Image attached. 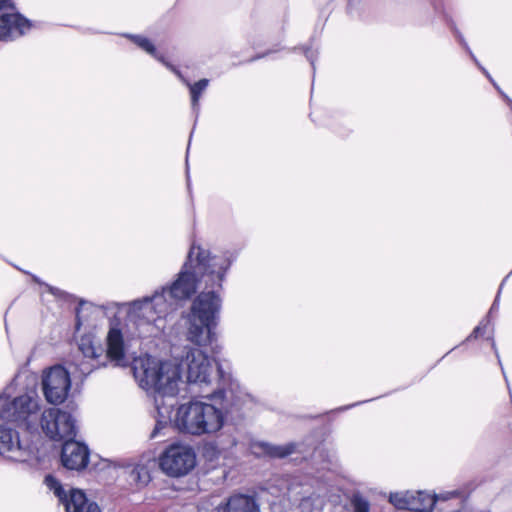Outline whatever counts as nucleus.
I'll use <instances>...</instances> for the list:
<instances>
[{
  "mask_svg": "<svg viewBox=\"0 0 512 512\" xmlns=\"http://www.w3.org/2000/svg\"><path fill=\"white\" fill-rule=\"evenodd\" d=\"M196 465V454L189 445L172 444L160 456V467L171 477L188 474Z\"/></svg>",
  "mask_w": 512,
  "mask_h": 512,
  "instance_id": "5",
  "label": "nucleus"
},
{
  "mask_svg": "<svg viewBox=\"0 0 512 512\" xmlns=\"http://www.w3.org/2000/svg\"><path fill=\"white\" fill-rule=\"evenodd\" d=\"M45 484L53 490L66 512H101L98 504L89 501L82 490L72 488L67 492L52 475L45 477Z\"/></svg>",
  "mask_w": 512,
  "mask_h": 512,
  "instance_id": "9",
  "label": "nucleus"
},
{
  "mask_svg": "<svg viewBox=\"0 0 512 512\" xmlns=\"http://www.w3.org/2000/svg\"><path fill=\"white\" fill-rule=\"evenodd\" d=\"M289 489H290V491H292L294 489V483H292L291 481H290Z\"/></svg>",
  "mask_w": 512,
  "mask_h": 512,
  "instance_id": "33",
  "label": "nucleus"
},
{
  "mask_svg": "<svg viewBox=\"0 0 512 512\" xmlns=\"http://www.w3.org/2000/svg\"><path fill=\"white\" fill-rule=\"evenodd\" d=\"M41 427L46 436L55 441L74 439L77 434L73 416L58 408H49L42 413Z\"/></svg>",
  "mask_w": 512,
  "mask_h": 512,
  "instance_id": "7",
  "label": "nucleus"
},
{
  "mask_svg": "<svg viewBox=\"0 0 512 512\" xmlns=\"http://www.w3.org/2000/svg\"><path fill=\"white\" fill-rule=\"evenodd\" d=\"M355 405H356V404H352V405H350V406H346V407H344V408H342V409H343V410H344V409H349L350 407H353V406H355Z\"/></svg>",
  "mask_w": 512,
  "mask_h": 512,
  "instance_id": "34",
  "label": "nucleus"
},
{
  "mask_svg": "<svg viewBox=\"0 0 512 512\" xmlns=\"http://www.w3.org/2000/svg\"><path fill=\"white\" fill-rule=\"evenodd\" d=\"M132 475L135 480H137L138 482H140L143 485H146L150 479L147 469L144 466H141V467L138 466V467L134 468L132 471Z\"/></svg>",
  "mask_w": 512,
  "mask_h": 512,
  "instance_id": "24",
  "label": "nucleus"
},
{
  "mask_svg": "<svg viewBox=\"0 0 512 512\" xmlns=\"http://www.w3.org/2000/svg\"><path fill=\"white\" fill-rule=\"evenodd\" d=\"M166 65L168 67H170L171 70H173L182 79V81L189 87L190 94H191L192 109L198 115L199 109H200L199 99L201 97V94L207 88V86L209 84V80L208 79H201V80H199L198 82H196L194 84H190L187 80H185L183 78V76L180 74V72L177 71L174 67H172V66H170L168 64H166Z\"/></svg>",
  "mask_w": 512,
  "mask_h": 512,
  "instance_id": "19",
  "label": "nucleus"
},
{
  "mask_svg": "<svg viewBox=\"0 0 512 512\" xmlns=\"http://www.w3.org/2000/svg\"><path fill=\"white\" fill-rule=\"evenodd\" d=\"M30 22L17 12L4 13L0 16V39L12 40L22 36L30 29Z\"/></svg>",
  "mask_w": 512,
  "mask_h": 512,
  "instance_id": "15",
  "label": "nucleus"
},
{
  "mask_svg": "<svg viewBox=\"0 0 512 512\" xmlns=\"http://www.w3.org/2000/svg\"><path fill=\"white\" fill-rule=\"evenodd\" d=\"M222 512H259V506L253 497L236 494L228 498Z\"/></svg>",
  "mask_w": 512,
  "mask_h": 512,
  "instance_id": "17",
  "label": "nucleus"
},
{
  "mask_svg": "<svg viewBox=\"0 0 512 512\" xmlns=\"http://www.w3.org/2000/svg\"><path fill=\"white\" fill-rule=\"evenodd\" d=\"M455 36L457 37V39L459 40L460 44L465 48V50L469 53L470 57L472 58V60L475 62V64L483 71V73L488 77L490 78V75L488 74V72L485 70V68H483L480 63L478 62L477 58L475 57V55L473 54V52L471 51V49L469 48L467 42L465 41V39L463 38L462 34L459 32V31H455Z\"/></svg>",
  "mask_w": 512,
  "mask_h": 512,
  "instance_id": "23",
  "label": "nucleus"
},
{
  "mask_svg": "<svg viewBox=\"0 0 512 512\" xmlns=\"http://www.w3.org/2000/svg\"><path fill=\"white\" fill-rule=\"evenodd\" d=\"M351 504L353 507V512H369L370 511L369 502L361 495H354L351 500Z\"/></svg>",
  "mask_w": 512,
  "mask_h": 512,
  "instance_id": "22",
  "label": "nucleus"
},
{
  "mask_svg": "<svg viewBox=\"0 0 512 512\" xmlns=\"http://www.w3.org/2000/svg\"><path fill=\"white\" fill-rule=\"evenodd\" d=\"M6 8H11L12 10L15 9L11 0H0V10L6 9Z\"/></svg>",
  "mask_w": 512,
  "mask_h": 512,
  "instance_id": "28",
  "label": "nucleus"
},
{
  "mask_svg": "<svg viewBox=\"0 0 512 512\" xmlns=\"http://www.w3.org/2000/svg\"><path fill=\"white\" fill-rule=\"evenodd\" d=\"M30 454L29 447L20 442L17 431L0 425V455L12 461L24 462Z\"/></svg>",
  "mask_w": 512,
  "mask_h": 512,
  "instance_id": "12",
  "label": "nucleus"
},
{
  "mask_svg": "<svg viewBox=\"0 0 512 512\" xmlns=\"http://www.w3.org/2000/svg\"><path fill=\"white\" fill-rule=\"evenodd\" d=\"M84 302H80L79 307L76 309V329H79L83 324L82 307Z\"/></svg>",
  "mask_w": 512,
  "mask_h": 512,
  "instance_id": "26",
  "label": "nucleus"
},
{
  "mask_svg": "<svg viewBox=\"0 0 512 512\" xmlns=\"http://www.w3.org/2000/svg\"><path fill=\"white\" fill-rule=\"evenodd\" d=\"M311 460L313 464L320 465L318 470H329L332 466V458L320 447L313 450Z\"/></svg>",
  "mask_w": 512,
  "mask_h": 512,
  "instance_id": "21",
  "label": "nucleus"
},
{
  "mask_svg": "<svg viewBox=\"0 0 512 512\" xmlns=\"http://www.w3.org/2000/svg\"><path fill=\"white\" fill-rule=\"evenodd\" d=\"M231 265L226 256H211L209 250L193 243L177 279L151 297L129 303L128 318L138 325L152 324L177 310L181 301L189 299L204 282L205 289L193 301L187 317V340L197 346L212 345L214 329L221 309V299L215 288H222L225 274Z\"/></svg>",
  "mask_w": 512,
  "mask_h": 512,
  "instance_id": "1",
  "label": "nucleus"
},
{
  "mask_svg": "<svg viewBox=\"0 0 512 512\" xmlns=\"http://www.w3.org/2000/svg\"><path fill=\"white\" fill-rule=\"evenodd\" d=\"M126 37L130 38L138 47L158 59L159 61L164 63V60L161 56L158 55L154 44L146 37L140 35H126Z\"/></svg>",
  "mask_w": 512,
  "mask_h": 512,
  "instance_id": "20",
  "label": "nucleus"
},
{
  "mask_svg": "<svg viewBox=\"0 0 512 512\" xmlns=\"http://www.w3.org/2000/svg\"><path fill=\"white\" fill-rule=\"evenodd\" d=\"M70 388V374L63 366L55 365L44 371L42 390L49 403L55 405L63 403L68 396Z\"/></svg>",
  "mask_w": 512,
  "mask_h": 512,
  "instance_id": "10",
  "label": "nucleus"
},
{
  "mask_svg": "<svg viewBox=\"0 0 512 512\" xmlns=\"http://www.w3.org/2000/svg\"><path fill=\"white\" fill-rule=\"evenodd\" d=\"M78 348L85 358L92 361V363L82 362L79 364V370L81 371L82 374L88 375L92 372L93 369L106 365L105 361H99V358L103 356V348L100 345L95 346L91 337H81L78 344Z\"/></svg>",
  "mask_w": 512,
  "mask_h": 512,
  "instance_id": "16",
  "label": "nucleus"
},
{
  "mask_svg": "<svg viewBox=\"0 0 512 512\" xmlns=\"http://www.w3.org/2000/svg\"><path fill=\"white\" fill-rule=\"evenodd\" d=\"M454 492L431 495L425 491H400L389 495V502L397 509L431 512L438 500H447Z\"/></svg>",
  "mask_w": 512,
  "mask_h": 512,
  "instance_id": "8",
  "label": "nucleus"
},
{
  "mask_svg": "<svg viewBox=\"0 0 512 512\" xmlns=\"http://www.w3.org/2000/svg\"><path fill=\"white\" fill-rule=\"evenodd\" d=\"M250 451L256 457L284 458L288 455V446H274L262 441H253Z\"/></svg>",
  "mask_w": 512,
  "mask_h": 512,
  "instance_id": "18",
  "label": "nucleus"
},
{
  "mask_svg": "<svg viewBox=\"0 0 512 512\" xmlns=\"http://www.w3.org/2000/svg\"><path fill=\"white\" fill-rule=\"evenodd\" d=\"M498 297L499 296H497L496 299L494 300V302L490 308L489 314L493 313L494 311H496L498 309V307H499Z\"/></svg>",
  "mask_w": 512,
  "mask_h": 512,
  "instance_id": "31",
  "label": "nucleus"
},
{
  "mask_svg": "<svg viewBox=\"0 0 512 512\" xmlns=\"http://www.w3.org/2000/svg\"><path fill=\"white\" fill-rule=\"evenodd\" d=\"M48 288V291L52 293L53 295H60L61 291L58 288L52 287L50 285H46Z\"/></svg>",
  "mask_w": 512,
  "mask_h": 512,
  "instance_id": "30",
  "label": "nucleus"
},
{
  "mask_svg": "<svg viewBox=\"0 0 512 512\" xmlns=\"http://www.w3.org/2000/svg\"><path fill=\"white\" fill-rule=\"evenodd\" d=\"M157 378H159V381L152 387L151 391L154 393L155 406L161 419L156 421L151 432V438H156L168 424L170 408L173 404L165 407L163 399L165 397L174 398L178 394L179 387L183 384L181 365H178L177 361H162Z\"/></svg>",
  "mask_w": 512,
  "mask_h": 512,
  "instance_id": "3",
  "label": "nucleus"
},
{
  "mask_svg": "<svg viewBox=\"0 0 512 512\" xmlns=\"http://www.w3.org/2000/svg\"><path fill=\"white\" fill-rule=\"evenodd\" d=\"M61 462L69 470H82L89 462V450L86 445L74 441L65 440L61 451Z\"/></svg>",
  "mask_w": 512,
  "mask_h": 512,
  "instance_id": "14",
  "label": "nucleus"
},
{
  "mask_svg": "<svg viewBox=\"0 0 512 512\" xmlns=\"http://www.w3.org/2000/svg\"><path fill=\"white\" fill-rule=\"evenodd\" d=\"M218 386L202 398L191 400L177 408L173 424L182 433L201 436L218 432L226 423L237 424L243 419L246 395L238 391V385L230 374L217 365Z\"/></svg>",
  "mask_w": 512,
  "mask_h": 512,
  "instance_id": "2",
  "label": "nucleus"
},
{
  "mask_svg": "<svg viewBox=\"0 0 512 512\" xmlns=\"http://www.w3.org/2000/svg\"><path fill=\"white\" fill-rule=\"evenodd\" d=\"M310 52H311V51H307V52H306V55H307V58L311 61V64H313V61L311 60L310 55H309V53H310Z\"/></svg>",
  "mask_w": 512,
  "mask_h": 512,
  "instance_id": "32",
  "label": "nucleus"
},
{
  "mask_svg": "<svg viewBox=\"0 0 512 512\" xmlns=\"http://www.w3.org/2000/svg\"><path fill=\"white\" fill-rule=\"evenodd\" d=\"M297 452V449L294 445L290 444V450H289V453H290V456L296 454ZM298 460V457H290V462H296Z\"/></svg>",
  "mask_w": 512,
  "mask_h": 512,
  "instance_id": "29",
  "label": "nucleus"
},
{
  "mask_svg": "<svg viewBox=\"0 0 512 512\" xmlns=\"http://www.w3.org/2000/svg\"><path fill=\"white\" fill-rule=\"evenodd\" d=\"M39 411L35 393L20 395L13 400L0 394V420L15 423L17 426L31 429Z\"/></svg>",
  "mask_w": 512,
  "mask_h": 512,
  "instance_id": "4",
  "label": "nucleus"
},
{
  "mask_svg": "<svg viewBox=\"0 0 512 512\" xmlns=\"http://www.w3.org/2000/svg\"><path fill=\"white\" fill-rule=\"evenodd\" d=\"M178 365H181V374L186 369V382L188 384L207 387L211 384L213 366L208 356L198 348H189L186 356Z\"/></svg>",
  "mask_w": 512,
  "mask_h": 512,
  "instance_id": "6",
  "label": "nucleus"
},
{
  "mask_svg": "<svg viewBox=\"0 0 512 512\" xmlns=\"http://www.w3.org/2000/svg\"><path fill=\"white\" fill-rule=\"evenodd\" d=\"M487 326H488V321L481 322L478 326H476L474 328L472 333L466 338V341H471L472 339H477L479 336L483 335Z\"/></svg>",
  "mask_w": 512,
  "mask_h": 512,
  "instance_id": "25",
  "label": "nucleus"
},
{
  "mask_svg": "<svg viewBox=\"0 0 512 512\" xmlns=\"http://www.w3.org/2000/svg\"><path fill=\"white\" fill-rule=\"evenodd\" d=\"M107 349L104 359L117 367H127L132 358L127 352L123 334L117 327H111L107 334Z\"/></svg>",
  "mask_w": 512,
  "mask_h": 512,
  "instance_id": "13",
  "label": "nucleus"
},
{
  "mask_svg": "<svg viewBox=\"0 0 512 512\" xmlns=\"http://www.w3.org/2000/svg\"><path fill=\"white\" fill-rule=\"evenodd\" d=\"M161 362L149 355L133 358L131 370L141 388L151 391L152 387L159 381L157 375Z\"/></svg>",
  "mask_w": 512,
  "mask_h": 512,
  "instance_id": "11",
  "label": "nucleus"
},
{
  "mask_svg": "<svg viewBox=\"0 0 512 512\" xmlns=\"http://www.w3.org/2000/svg\"><path fill=\"white\" fill-rule=\"evenodd\" d=\"M312 501H314L312 496L304 497L300 501V507L303 510H308L310 508L311 504H312Z\"/></svg>",
  "mask_w": 512,
  "mask_h": 512,
  "instance_id": "27",
  "label": "nucleus"
},
{
  "mask_svg": "<svg viewBox=\"0 0 512 512\" xmlns=\"http://www.w3.org/2000/svg\"><path fill=\"white\" fill-rule=\"evenodd\" d=\"M492 347L496 351V347H495V343L494 342L492 343Z\"/></svg>",
  "mask_w": 512,
  "mask_h": 512,
  "instance_id": "35",
  "label": "nucleus"
}]
</instances>
